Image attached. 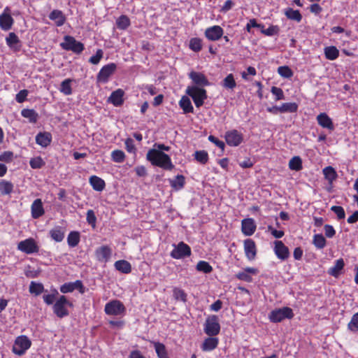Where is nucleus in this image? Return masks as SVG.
<instances>
[{"mask_svg": "<svg viewBox=\"0 0 358 358\" xmlns=\"http://www.w3.org/2000/svg\"><path fill=\"white\" fill-rule=\"evenodd\" d=\"M193 100L196 107L199 108L203 106L204 101L207 99V92L204 88L196 86H188L185 91Z\"/></svg>", "mask_w": 358, "mask_h": 358, "instance_id": "1", "label": "nucleus"}, {"mask_svg": "<svg viewBox=\"0 0 358 358\" xmlns=\"http://www.w3.org/2000/svg\"><path fill=\"white\" fill-rule=\"evenodd\" d=\"M67 306H73L72 303L64 295H61L53 305V312L58 317L63 318L69 315Z\"/></svg>", "mask_w": 358, "mask_h": 358, "instance_id": "2", "label": "nucleus"}, {"mask_svg": "<svg viewBox=\"0 0 358 358\" xmlns=\"http://www.w3.org/2000/svg\"><path fill=\"white\" fill-rule=\"evenodd\" d=\"M62 49L68 51H72L76 54H80L85 49L84 44L75 39L71 36H65L64 42L60 44Z\"/></svg>", "mask_w": 358, "mask_h": 358, "instance_id": "3", "label": "nucleus"}, {"mask_svg": "<svg viewBox=\"0 0 358 358\" xmlns=\"http://www.w3.org/2000/svg\"><path fill=\"white\" fill-rule=\"evenodd\" d=\"M31 342L27 336H17L13 345L12 351L18 356H22L31 347Z\"/></svg>", "mask_w": 358, "mask_h": 358, "instance_id": "4", "label": "nucleus"}, {"mask_svg": "<svg viewBox=\"0 0 358 358\" xmlns=\"http://www.w3.org/2000/svg\"><path fill=\"white\" fill-rule=\"evenodd\" d=\"M220 331V324L217 315L208 316L204 324V332L209 336H215Z\"/></svg>", "mask_w": 358, "mask_h": 358, "instance_id": "5", "label": "nucleus"}, {"mask_svg": "<svg viewBox=\"0 0 358 358\" xmlns=\"http://www.w3.org/2000/svg\"><path fill=\"white\" fill-rule=\"evenodd\" d=\"M293 317L292 309L289 307L273 310L269 315V319L273 322H280L285 319H292Z\"/></svg>", "mask_w": 358, "mask_h": 358, "instance_id": "6", "label": "nucleus"}, {"mask_svg": "<svg viewBox=\"0 0 358 358\" xmlns=\"http://www.w3.org/2000/svg\"><path fill=\"white\" fill-rule=\"evenodd\" d=\"M190 255V247L182 241L175 245L174 249L171 252V257L176 259H182Z\"/></svg>", "mask_w": 358, "mask_h": 358, "instance_id": "7", "label": "nucleus"}, {"mask_svg": "<svg viewBox=\"0 0 358 358\" xmlns=\"http://www.w3.org/2000/svg\"><path fill=\"white\" fill-rule=\"evenodd\" d=\"M124 304L118 300H113L105 306V313L108 315H119L125 312Z\"/></svg>", "mask_w": 358, "mask_h": 358, "instance_id": "8", "label": "nucleus"}, {"mask_svg": "<svg viewBox=\"0 0 358 358\" xmlns=\"http://www.w3.org/2000/svg\"><path fill=\"white\" fill-rule=\"evenodd\" d=\"M117 69L115 63H110L103 66L98 73L96 79L98 82L106 83L108 81V78L112 76Z\"/></svg>", "mask_w": 358, "mask_h": 358, "instance_id": "9", "label": "nucleus"}, {"mask_svg": "<svg viewBox=\"0 0 358 358\" xmlns=\"http://www.w3.org/2000/svg\"><path fill=\"white\" fill-rule=\"evenodd\" d=\"M224 34V29L219 25H213L206 29L204 31L205 37L210 41L220 40Z\"/></svg>", "mask_w": 358, "mask_h": 358, "instance_id": "10", "label": "nucleus"}, {"mask_svg": "<svg viewBox=\"0 0 358 358\" xmlns=\"http://www.w3.org/2000/svg\"><path fill=\"white\" fill-rule=\"evenodd\" d=\"M189 78L194 83V86L203 88L210 85V82L207 77L201 72L192 71L189 73Z\"/></svg>", "mask_w": 358, "mask_h": 358, "instance_id": "11", "label": "nucleus"}, {"mask_svg": "<svg viewBox=\"0 0 358 358\" xmlns=\"http://www.w3.org/2000/svg\"><path fill=\"white\" fill-rule=\"evenodd\" d=\"M17 249L26 254H32L38 252V247L33 238H27L20 241L17 245Z\"/></svg>", "mask_w": 358, "mask_h": 358, "instance_id": "12", "label": "nucleus"}, {"mask_svg": "<svg viewBox=\"0 0 358 358\" xmlns=\"http://www.w3.org/2000/svg\"><path fill=\"white\" fill-rule=\"evenodd\" d=\"M225 140L229 145L238 146L242 143L243 136L240 131L233 129L226 132Z\"/></svg>", "mask_w": 358, "mask_h": 358, "instance_id": "13", "label": "nucleus"}, {"mask_svg": "<svg viewBox=\"0 0 358 358\" xmlns=\"http://www.w3.org/2000/svg\"><path fill=\"white\" fill-rule=\"evenodd\" d=\"M14 20L10 14V8L6 7L0 15V28L3 31H8L12 28Z\"/></svg>", "mask_w": 358, "mask_h": 358, "instance_id": "14", "label": "nucleus"}, {"mask_svg": "<svg viewBox=\"0 0 358 358\" xmlns=\"http://www.w3.org/2000/svg\"><path fill=\"white\" fill-rule=\"evenodd\" d=\"M274 244V252L278 258L281 260L287 259L289 256L288 248L281 241H275Z\"/></svg>", "mask_w": 358, "mask_h": 358, "instance_id": "15", "label": "nucleus"}, {"mask_svg": "<svg viewBox=\"0 0 358 358\" xmlns=\"http://www.w3.org/2000/svg\"><path fill=\"white\" fill-rule=\"evenodd\" d=\"M244 251L246 257L249 260H253L257 255V247L255 242L251 239L248 238L244 241Z\"/></svg>", "mask_w": 358, "mask_h": 358, "instance_id": "16", "label": "nucleus"}, {"mask_svg": "<svg viewBox=\"0 0 358 358\" xmlns=\"http://www.w3.org/2000/svg\"><path fill=\"white\" fill-rule=\"evenodd\" d=\"M317 124L322 128L327 129L330 131L334 130L335 127L332 120L326 113H321L317 116Z\"/></svg>", "mask_w": 358, "mask_h": 358, "instance_id": "17", "label": "nucleus"}, {"mask_svg": "<svg viewBox=\"0 0 358 358\" xmlns=\"http://www.w3.org/2000/svg\"><path fill=\"white\" fill-rule=\"evenodd\" d=\"M257 226L252 218L243 219L241 222V231L245 236H252Z\"/></svg>", "mask_w": 358, "mask_h": 358, "instance_id": "18", "label": "nucleus"}, {"mask_svg": "<svg viewBox=\"0 0 358 358\" xmlns=\"http://www.w3.org/2000/svg\"><path fill=\"white\" fill-rule=\"evenodd\" d=\"M124 90L122 89H117L110 94L108 101L116 107L121 106L124 103Z\"/></svg>", "mask_w": 358, "mask_h": 358, "instance_id": "19", "label": "nucleus"}, {"mask_svg": "<svg viewBox=\"0 0 358 358\" xmlns=\"http://www.w3.org/2000/svg\"><path fill=\"white\" fill-rule=\"evenodd\" d=\"M169 146L164 144L155 143L153 148L148 152L146 157H169L163 152L164 150L169 151Z\"/></svg>", "mask_w": 358, "mask_h": 358, "instance_id": "20", "label": "nucleus"}, {"mask_svg": "<svg viewBox=\"0 0 358 358\" xmlns=\"http://www.w3.org/2000/svg\"><path fill=\"white\" fill-rule=\"evenodd\" d=\"M112 254L111 249L107 245H103L98 248L95 251V255L98 261L107 262Z\"/></svg>", "mask_w": 358, "mask_h": 358, "instance_id": "21", "label": "nucleus"}, {"mask_svg": "<svg viewBox=\"0 0 358 358\" xmlns=\"http://www.w3.org/2000/svg\"><path fill=\"white\" fill-rule=\"evenodd\" d=\"M31 216L34 219H37L45 213L43 203L41 199H37L34 201L31 204Z\"/></svg>", "mask_w": 358, "mask_h": 358, "instance_id": "22", "label": "nucleus"}, {"mask_svg": "<svg viewBox=\"0 0 358 358\" xmlns=\"http://www.w3.org/2000/svg\"><path fill=\"white\" fill-rule=\"evenodd\" d=\"M152 165L162 167L166 170H171L173 167L171 158H147Z\"/></svg>", "mask_w": 358, "mask_h": 358, "instance_id": "23", "label": "nucleus"}, {"mask_svg": "<svg viewBox=\"0 0 358 358\" xmlns=\"http://www.w3.org/2000/svg\"><path fill=\"white\" fill-rule=\"evenodd\" d=\"M49 18L55 21L57 27L62 26L66 21V17L60 10H53L50 13Z\"/></svg>", "mask_w": 358, "mask_h": 358, "instance_id": "24", "label": "nucleus"}, {"mask_svg": "<svg viewBox=\"0 0 358 358\" xmlns=\"http://www.w3.org/2000/svg\"><path fill=\"white\" fill-rule=\"evenodd\" d=\"M219 340L214 336L206 338L201 345L203 351H211L217 347Z\"/></svg>", "mask_w": 358, "mask_h": 358, "instance_id": "25", "label": "nucleus"}, {"mask_svg": "<svg viewBox=\"0 0 358 358\" xmlns=\"http://www.w3.org/2000/svg\"><path fill=\"white\" fill-rule=\"evenodd\" d=\"M115 269L122 273L128 274L131 271V264L126 260H118L115 262Z\"/></svg>", "mask_w": 358, "mask_h": 358, "instance_id": "26", "label": "nucleus"}, {"mask_svg": "<svg viewBox=\"0 0 358 358\" xmlns=\"http://www.w3.org/2000/svg\"><path fill=\"white\" fill-rule=\"evenodd\" d=\"M64 229L57 226L50 231V236L56 242H61L64 238Z\"/></svg>", "mask_w": 358, "mask_h": 358, "instance_id": "27", "label": "nucleus"}, {"mask_svg": "<svg viewBox=\"0 0 358 358\" xmlns=\"http://www.w3.org/2000/svg\"><path fill=\"white\" fill-rule=\"evenodd\" d=\"M52 140V136L48 132L39 133L36 136V142L38 145L46 147L48 146Z\"/></svg>", "mask_w": 358, "mask_h": 358, "instance_id": "28", "label": "nucleus"}, {"mask_svg": "<svg viewBox=\"0 0 358 358\" xmlns=\"http://www.w3.org/2000/svg\"><path fill=\"white\" fill-rule=\"evenodd\" d=\"M90 183L92 188L98 192L102 191L106 186L104 180L96 176H92L90 178Z\"/></svg>", "mask_w": 358, "mask_h": 358, "instance_id": "29", "label": "nucleus"}, {"mask_svg": "<svg viewBox=\"0 0 358 358\" xmlns=\"http://www.w3.org/2000/svg\"><path fill=\"white\" fill-rule=\"evenodd\" d=\"M179 106L182 109L184 114L194 112V108L192 106L191 101L186 96H182L179 101Z\"/></svg>", "mask_w": 358, "mask_h": 358, "instance_id": "30", "label": "nucleus"}, {"mask_svg": "<svg viewBox=\"0 0 358 358\" xmlns=\"http://www.w3.org/2000/svg\"><path fill=\"white\" fill-rule=\"evenodd\" d=\"M285 16L291 20L300 22L302 20V15L299 10H294L292 8H287L285 10Z\"/></svg>", "mask_w": 358, "mask_h": 358, "instance_id": "31", "label": "nucleus"}, {"mask_svg": "<svg viewBox=\"0 0 358 358\" xmlns=\"http://www.w3.org/2000/svg\"><path fill=\"white\" fill-rule=\"evenodd\" d=\"M344 267V262L343 259L336 260L335 265L329 269L328 273L332 276L338 277L341 270Z\"/></svg>", "mask_w": 358, "mask_h": 358, "instance_id": "32", "label": "nucleus"}, {"mask_svg": "<svg viewBox=\"0 0 358 358\" xmlns=\"http://www.w3.org/2000/svg\"><path fill=\"white\" fill-rule=\"evenodd\" d=\"M21 115L22 117L29 119L31 123H36L38 118V113L34 109L24 108L22 110Z\"/></svg>", "mask_w": 358, "mask_h": 358, "instance_id": "33", "label": "nucleus"}, {"mask_svg": "<svg viewBox=\"0 0 358 358\" xmlns=\"http://www.w3.org/2000/svg\"><path fill=\"white\" fill-rule=\"evenodd\" d=\"M203 40L198 37L192 38L189 40V48L195 52H199L202 50Z\"/></svg>", "mask_w": 358, "mask_h": 358, "instance_id": "34", "label": "nucleus"}, {"mask_svg": "<svg viewBox=\"0 0 358 358\" xmlns=\"http://www.w3.org/2000/svg\"><path fill=\"white\" fill-rule=\"evenodd\" d=\"M13 184L5 180L0 181V194L1 195L10 194L13 191Z\"/></svg>", "mask_w": 358, "mask_h": 358, "instance_id": "35", "label": "nucleus"}, {"mask_svg": "<svg viewBox=\"0 0 358 358\" xmlns=\"http://www.w3.org/2000/svg\"><path fill=\"white\" fill-rule=\"evenodd\" d=\"M325 57L329 60H334L339 56V51L335 46H328L324 48Z\"/></svg>", "mask_w": 358, "mask_h": 358, "instance_id": "36", "label": "nucleus"}, {"mask_svg": "<svg viewBox=\"0 0 358 358\" xmlns=\"http://www.w3.org/2000/svg\"><path fill=\"white\" fill-rule=\"evenodd\" d=\"M222 85L227 90H234L236 86L234 75L232 73L228 74L222 80Z\"/></svg>", "mask_w": 358, "mask_h": 358, "instance_id": "37", "label": "nucleus"}, {"mask_svg": "<svg viewBox=\"0 0 358 358\" xmlns=\"http://www.w3.org/2000/svg\"><path fill=\"white\" fill-rule=\"evenodd\" d=\"M130 24V20L129 17L125 15H120L116 20V25L119 29L125 30Z\"/></svg>", "mask_w": 358, "mask_h": 358, "instance_id": "38", "label": "nucleus"}, {"mask_svg": "<svg viewBox=\"0 0 358 358\" xmlns=\"http://www.w3.org/2000/svg\"><path fill=\"white\" fill-rule=\"evenodd\" d=\"M79 242L80 233L75 231H71L67 237L68 245L71 248H74L78 245Z\"/></svg>", "mask_w": 358, "mask_h": 358, "instance_id": "39", "label": "nucleus"}, {"mask_svg": "<svg viewBox=\"0 0 358 358\" xmlns=\"http://www.w3.org/2000/svg\"><path fill=\"white\" fill-rule=\"evenodd\" d=\"M72 79L67 78L63 80L60 85L59 91L64 95H71L72 94L71 83Z\"/></svg>", "mask_w": 358, "mask_h": 358, "instance_id": "40", "label": "nucleus"}, {"mask_svg": "<svg viewBox=\"0 0 358 358\" xmlns=\"http://www.w3.org/2000/svg\"><path fill=\"white\" fill-rule=\"evenodd\" d=\"M154 347L159 358H169L165 345L159 342H154Z\"/></svg>", "mask_w": 358, "mask_h": 358, "instance_id": "41", "label": "nucleus"}, {"mask_svg": "<svg viewBox=\"0 0 358 358\" xmlns=\"http://www.w3.org/2000/svg\"><path fill=\"white\" fill-rule=\"evenodd\" d=\"M323 173L324 178L329 181V183H332L337 178V173L334 169L331 166H327L323 169Z\"/></svg>", "mask_w": 358, "mask_h": 358, "instance_id": "42", "label": "nucleus"}, {"mask_svg": "<svg viewBox=\"0 0 358 358\" xmlns=\"http://www.w3.org/2000/svg\"><path fill=\"white\" fill-rule=\"evenodd\" d=\"M185 181V177L182 175H178L174 179L170 180V184L173 189L178 190L184 187Z\"/></svg>", "mask_w": 358, "mask_h": 358, "instance_id": "43", "label": "nucleus"}, {"mask_svg": "<svg viewBox=\"0 0 358 358\" xmlns=\"http://www.w3.org/2000/svg\"><path fill=\"white\" fill-rule=\"evenodd\" d=\"M298 105L294 102L283 103L280 106L281 113H296L298 110Z\"/></svg>", "mask_w": 358, "mask_h": 358, "instance_id": "44", "label": "nucleus"}, {"mask_svg": "<svg viewBox=\"0 0 358 358\" xmlns=\"http://www.w3.org/2000/svg\"><path fill=\"white\" fill-rule=\"evenodd\" d=\"M196 268L198 271L204 273H210L213 271L212 266L206 261H199L196 266Z\"/></svg>", "mask_w": 358, "mask_h": 358, "instance_id": "45", "label": "nucleus"}, {"mask_svg": "<svg viewBox=\"0 0 358 358\" xmlns=\"http://www.w3.org/2000/svg\"><path fill=\"white\" fill-rule=\"evenodd\" d=\"M261 32L267 36H273L278 35L280 32V27L278 25H270L267 29H260Z\"/></svg>", "mask_w": 358, "mask_h": 358, "instance_id": "46", "label": "nucleus"}, {"mask_svg": "<svg viewBox=\"0 0 358 358\" xmlns=\"http://www.w3.org/2000/svg\"><path fill=\"white\" fill-rule=\"evenodd\" d=\"M278 74L284 78H290L293 76V71L288 66H281L278 68Z\"/></svg>", "mask_w": 358, "mask_h": 358, "instance_id": "47", "label": "nucleus"}, {"mask_svg": "<svg viewBox=\"0 0 358 358\" xmlns=\"http://www.w3.org/2000/svg\"><path fill=\"white\" fill-rule=\"evenodd\" d=\"M44 290L43 284L36 283L34 281L31 282L29 285V292L34 294L36 296L41 294Z\"/></svg>", "mask_w": 358, "mask_h": 358, "instance_id": "48", "label": "nucleus"}, {"mask_svg": "<svg viewBox=\"0 0 358 358\" xmlns=\"http://www.w3.org/2000/svg\"><path fill=\"white\" fill-rule=\"evenodd\" d=\"M6 41L8 47L14 48L15 45L20 43V39L14 32H10L6 38Z\"/></svg>", "mask_w": 358, "mask_h": 358, "instance_id": "49", "label": "nucleus"}, {"mask_svg": "<svg viewBox=\"0 0 358 358\" xmlns=\"http://www.w3.org/2000/svg\"><path fill=\"white\" fill-rule=\"evenodd\" d=\"M173 295L176 300H180L182 302L187 301V294L180 288L175 287L173 290Z\"/></svg>", "mask_w": 358, "mask_h": 358, "instance_id": "50", "label": "nucleus"}, {"mask_svg": "<svg viewBox=\"0 0 358 358\" xmlns=\"http://www.w3.org/2000/svg\"><path fill=\"white\" fill-rule=\"evenodd\" d=\"M313 244L318 249H322L326 245V240L322 234H315L313 236Z\"/></svg>", "mask_w": 358, "mask_h": 358, "instance_id": "51", "label": "nucleus"}, {"mask_svg": "<svg viewBox=\"0 0 358 358\" xmlns=\"http://www.w3.org/2000/svg\"><path fill=\"white\" fill-rule=\"evenodd\" d=\"M289 167L291 170L300 171L302 169V161L301 158H291L289 162Z\"/></svg>", "mask_w": 358, "mask_h": 358, "instance_id": "52", "label": "nucleus"}, {"mask_svg": "<svg viewBox=\"0 0 358 358\" xmlns=\"http://www.w3.org/2000/svg\"><path fill=\"white\" fill-rule=\"evenodd\" d=\"M271 92L275 96V101L282 100L285 99L284 92L281 88L273 86L271 87Z\"/></svg>", "mask_w": 358, "mask_h": 358, "instance_id": "53", "label": "nucleus"}, {"mask_svg": "<svg viewBox=\"0 0 358 358\" xmlns=\"http://www.w3.org/2000/svg\"><path fill=\"white\" fill-rule=\"evenodd\" d=\"M103 50L101 49H98L96 54L90 58L89 62L92 64H98L103 58Z\"/></svg>", "mask_w": 358, "mask_h": 358, "instance_id": "54", "label": "nucleus"}, {"mask_svg": "<svg viewBox=\"0 0 358 358\" xmlns=\"http://www.w3.org/2000/svg\"><path fill=\"white\" fill-rule=\"evenodd\" d=\"M348 329L352 331H358V313L353 315L350 322L348 324Z\"/></svg>", "mask_w": 358, "mask_h": 358, "instance_id": "55", "label": "nucleus"}, {"mask_svg": "<svg viewBox=\"0 0 358 358\" xmlns=\"http://www.w3.org/2000/svg\"><path fill=\"white\" fill-rule=\"evenodd\" d=\"M29 164L32 169H40L45 164V162L42 158H31Z\"/></svg>", "mask_w": 358, "mask_h": 358, "instance_id": "56", "label": "nucleus"}, {"mask_svg": "<svg viewBox=\"0 0 358 358\" xmlns=\"http://www.w3.org/2000/svg\"><path fill=\"white\" fill-rule=\"evenodd\" d=\"M28 90H20L15 96V100L17 103H22L27 99V96L28 95Z\"/></svg>", "mask_w": 358, "mask_h": 358, "instance_id": "57", "label": "nucleus"}, {"mask_svg": "<svg viewBox=\"0 0 358 358\" xmlns=\"http://www.w3.org/2000/svg\"><path fill=\"white\" fill-rule=\"evenodd\" d=\"M96 221V217L95 216L94 212L92 210H88L87 212V222L89 224L95 227Z\"/></svg>", "mask_w": 358, "mask_h": 358, "instance_id": "58", "label": "nucleus"}, {"mask_svg": "<svg viewBox=\"0 0 358 358\" xmlns=\"http://www.w3.org/2000/svg\"><path fill=\"white\" fill-rule=\"evenodd\" d=\"M331 209L337 215L339 220L343 219L345 217V211L343 207L334 206Z\"/></svg>", "mask_w": 358, "mask_h": 358, "instance_id": "59", "label": "nucleus"}, {"mask_svg": "<svg viewBox=\"0 0 358 358\" xmlns=\"http://www.w3.org/2000/svg\"><path fill=\"white\" fill-rule=\"evenodd\" d=\"M252 27L263 29L264 27V25L262 24H258L255 19H251L250 20L249 22L246 24L245 29L247 31L250 32V29Z\"/></svg>", "mask_w": 358, "mask_h": 358, "instance_id": "60", "label": "nucleus"}, {"mask_svg": "<svg viewBox=\"0 0 358 358\" xmlns=\"http://www.w3.org/2000/svg\"><path fill=\"white\" fill-rule=\"evenodd\" d=\"M125 147L128 152L135 153L136 147L134 145V142L131 138H127L125 141Z\"/></svg>", "mask_w": 358, "mask_h": 358, "instance_id": "61", "label": "nucleus"}, {"mask_svg": "<svg viewBox=\"0 0 358 358\" xmlns=\"http://www.w3.org/2000/svg\"><path fill=\"white\" fill-rule=\"evenodd\" d=\"M255 163L254 159L252 160L251 158H247L243 161H238L239 165L244 169L252 167Z\"/></svg>", "mask_w": 358, "mask_h": 358, "instance_id": "62", "label": "nucleus"}, {"mask_svg": "<svg viewBox=\"0 0 358 358\" xmlns=\"http://www.w3.org/2000/svg\"><path fill=\"white\" fill-rule=\"evenodd\" d=\"M236 278L239 280H244L248 282H251L252 279L250 274L247 273L245 271L237 273Z\"/></svg>", "mask_w": 358, "mask_h": 358, "instance_id": "63", "label": "nucleus"}, {"mask_svg": "<svg viewBox=\"0 0 358 358\" xmlns=\"http://www.w3.org/2000/svg\"><path fill=\"white\" fill-rule=\"evenodd\" d=\"M234 6V3L231 0H227L220 9V12L227 13L230 10L233 6Z\"/></svg>", "mask_w": 358, "mask_h": 358, "instance_id": "64", "label": "nucleus"}]
</instances>
